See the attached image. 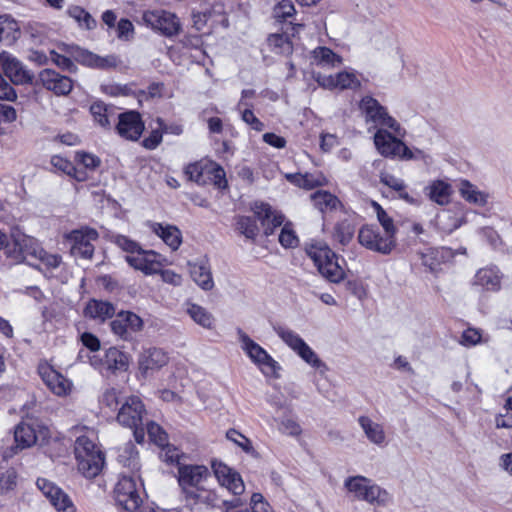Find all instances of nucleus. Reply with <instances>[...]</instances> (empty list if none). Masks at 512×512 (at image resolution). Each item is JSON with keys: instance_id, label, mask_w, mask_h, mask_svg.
<instances>
[{"instance_id": "obj_53", "label": "nucleus", "mask_w": 512, "mask_h": 512, "mask_svg": "<svg viewBox=\"0 0 512 512\" xmlns=\"http://www.w3.org/2000/svg\"><path fill=\"white\" fill-rule=\"evenodd\" d=\"M226 437L228 440L232 441L238 447H240L244 452H246V453L254 452V448L252 446L251 441L246 436H244L243 434L238 432L237 430L229 429L226 433Z\"/></svg>"}, {"instance_id": "obj_56", "label": "nucleus", "mask_w": 512, "mask_h": 512, "mask_svg": "<svg viewBox=\"0 0 512 512\" xmlns=\"http://www.w3.org/2000/svg\"><path fill=\"white\" fill-rule=\"evenodd\" d=\"M295 13V7L292 1L282 0L274 8V16L280 21H286Z\"/></svg>"}, {"instance_id": "obj_15", "label": "nucleus", "mask_w": 512, "mask_h": 512, "mask_svg": "<svg viewBox=\"0 0 512 512\" xmlns=\"http://www.w3.org/2000/svg\"><path fill=\"white\" fill-rule=\"evenodd\" d=\"M143 325V320L131 311H120L110 322L112 333L124 341L131 340L132 334L142 330Z\"/></svg>"}, {"instance_id": "obj_29", "label": "nucleus", "mask_w": 512, "mask_h": 512, "mask_svg": "<svg viewBox=\"0 0 512 512\" xmlns=\"http://www.w3.org/2000/svg\"><path fill=\"white\" fill-rule=\"evenodd\" d=\"M474 284L487 291H498L501 287V275L497 267L479 269L474 277Z\"/></svg>"}, {"instance_id": "obj_44", "label": "nucleus", "mask_w": 512, "mask_h": 512, "mask_svg": "<svg viewBox=\"0 0 512 512\" xmlns=\"http://www.w3.org/2000/svg\"><path fill=\"white\" fill-rule=\"evenodd\" d=\"M68 53L76 62L90 68H95L97 54L92 53L79 46H71L68 50Z\"/></svg>"}, {"instance_id": "obj_1", "label": "nucleus", "mask_w": 512, "mask_h": 512, "mask_svg": "<svg viewBox=\"0 0 512 512\" xmlns=\"http://www.w3.org/2000/svg\"><path fill=\"white\" fill-rule=\"evenodd\" d=\"M211 474L204 465H179L177 481L184 502L190 507H215L219 499L216 493L206 488Z\"/></svg>"}, {"instance_id": "obj_23", "label": "nucleus", "mask_w": 512, "mask_h": 512, "mask_svg": "<svg viewBox=\"0 0 512 512\" xmlns=\"http://www.w3.org/2000/svg\"><path fill=\"white\" fill-rule=\"evenodd\" d=\"M212 468L219 484L233 495L239 496L245 490L244 482L240 474L223 463H213Z\"/></svg>"}, {"instance_id": "obj_39", "label": "nucleus", "mask_w": 512, "mask_h": 512, "mask_svg": "<svg viewBox=\"0 0 512 512\" xmlns=\"http://www.w3.org/2000/svg\"><path fill=\"white\" fill-rule=\"evenodd\" d=\"M187 313L193 319L194 322H196L203 328H213L214 317L204 307L195 303L188 304Z\"/></svg>"}, {"instance_id": "obj_34", "label": "nucleus", "mask_w": 512, "mask_h": 512, "mask_svg": "<svg viewBox=\"0 0 512 512\" xmlns=\"http://www.w3.org/2000/svg\"><path fill=\"white\" fill-rule=\"evenodd\" d=\"M313 206L322 213L343 208L341 201L332 193L325 190H317L310 195Z\"/></svg>"}, {"instance_id": "obj_26", "label": "nucleus", "mask_w": 512, "mask_h": 512, "mask_svg": "<svg viewBox=\"0 0 512 512\" xmlns=\"http://www.w3.org/2000/svg\"><path fill=\"white\" fill-rule=\"evenodd\" d=\"M254 213L261 221L266 236L272 235L277 227L284 225L285 216L267 203H256Z\"/></svg>"}, {"instance_id": "obj_60", "label": "nucleus", "mask_w": 512, "mask_h": 512, "mask_svg": "<svg viewBox=\"0 0 512 512\" xmlns=\"http://www.w3.org/2000/svg\"><path fill=\"white\" fill-rule=\"evenodd\" d=\"M75 158L79 164L89 170H95L101 163V160L97 156L86 152L76 153Z\"/></svg>"}, {"instance_id": "obj_52", "label": "nucleus", "mask_w": 512, "mask_h": 512, "mask_svg": "<svg viewBox=\"0 0 512 512\" xmlns=\"http://www.w3.org/2000/svg\"><path fill=\"white\" fill-rule=\"evenodd\" d=\"M112 242L115 243L127 255L135 254L141 248L140 244L129 237L121 234L113 236Z\"/></svg>"}, {"instance_id": "obj_62", "label": "nucleus", "mask_w": 512, "mask_h": 512, "mask_svg": "<svg viewBox=\"0 0 512 512\" xmlns=\"http://www.w3.org/2000/svg\"><path fill=\"white\" fill-rule=\"evenodd\" d=\"M380 182L385 186L391 188L395 192L403 189V186L406 185L405 181L401 178H398L390 173L382 172L380 174Z\"/></svg>"}, {"instance_id": "obj_31", "label": "nucleus", "mask_w": 512, "mask_h": 512, "mask_svg": "<svg viewBox=\"0 0 512 512\" xmlns=\"http://www.w3.org/2000/svg\"><path fill=\"white\" fill-rule=\"evenodd\" d=\"M117 461L135 473L140 469L139 453L134 443L128 441L117 449Z\"/></svg>"}, {"instance_id": "obj_6", "label": "nucleus", "mask_w": 512, "mask_h": 512, "mask_svg": "<svg viewBox=\"0 0 512 512\" xmlns=\"http://www.w3.org/2000/svg\"><path fill=\"white\" fill-rule=\"evenodd\" d=\"M74 454L78 470L84 477L94 478L103 469L104 454L87 436H79L76 439Z\"/></svg>"}, {"instance_id": "obj_9", "label": "nucleus", "mask_w": 512, "mask_h": 512, "mask_svg": "<svg viewBox=\"0 0 512 512\" xmlns=\"http://www.w3.org/2000/svg\"><path fill=\"white\" fill-rule=\"evenodd\" d=\"M142 19L146 26L167 38L177 36L182 30L179 17L163 9L145 11Z\"/></svg>"}, {"instance_id": "obj_55", "label": "nucleus", "mask_w": 512, "mask_h": 512, "mask_svg": "<svg viewBox=\"0 0 512 512\" xmlns=\"http://www.w3.org/2000/svg\"><path fill=\"white\" fill-rule=\"evenodd\" d=\"M158 122H159L160 128H162L163 121L159 119ZM166 131H167L166 129L165 130H163V129L152 130L151 133L143 139V141H142L143 147L148 150L156 149L159 146V144L162 142L163 132H166Z\"/></svg>"}, {"instance_id": "obj_64", "label": "nucleus", "mask_w": 512, "mask_h": 512, "mask_svg": "<svg viewBox=\"0 0 512 512\" xmlns=\"http://www.w3.org/2000/svg\"><path fill=\"white\" fill-rule=\"evenodd\" d=\"M50 163L57 171L63 172L66 175L74 171V164L60 155L52 156Z\"/></svg>"}, {"instance_id": "obj_5", "label": "nucleus", "mask_w": 512, "mask_h": 512, "mask_svg": "<svg viewBox=\"0 0 512 512\" xmlns=\"http://www.w3.org/2000/svg\"><path fill=\"white\" fill-rule=\"evenodd\" d=\"M273 331L301 360L317 370L320 374L328 371V367L317 353L306 343L296 331L285 325H273Z\"/></svg>"}, {"instance_id": "obj_22", "label": "nucleus", "mask_w": 512, "mask_h": 512, "mask_svg": "<svg viewBox=\"0 0 512 512\" xmlns=\"http://www.w3.org/2000/svg\"><path fill=\"white\" fill-rule=\"evenodd\" d=\"M0 67L6 77L15 85H24L32 82L33 75L25 66L10 54L0 55Z\"/></svg>"}, {"instance_id": "obj_3", "label": "nucleus", "mask_w": 512, "mask_h": 512, "mask_svg": "<svg viewBox=\"0 0 512 512\" xmlns=\"http://www.w3.org/2000/svg\"><path fill=\"white\" fill-rule=\"evenodd\" d=\"M344 488L354 499L372 506L385 507L392 502V495L385 488L362 475L347 477L344 480Z\"/></svg>"}, {"instance_id": "obj_24", "label": "nucleus", "mask_w": 512, "mask_h": 512, "mask_svg": "<svg viewBox=\"0 0 512 512\" xmlns=\"http://www.w3.org/2000/svg\"><path fill=\"white\" fill-rule=\"evenodd\" d=\"M318 84L328 89H352L360 87L361 82L354 71H342L335 75H318Z\"/></svg>"}, {"instance_id": "obj_33", "label": "nucleus", "mask_w": 512, "mask_h": 512, "mask_svg": "<svg viewBox=\"0 0 512 512\" xmlns=\"http://www.w3.org/2000/svg\"><path fill=\"white\" fill-rule=\"evenodd\" d=\"M429 199L438 205H446L450 201L451 185L443 180H434L424 188Z\"/></svg>"}, {"instance_id": "obj_7", "label": "nucleus", "mask_w": 512, "mask_h": 512, "mask_svg": "<svg viewBox=\"0 0 512 512\" xmlns=\"http://www.w3.org/2000/svg\"><path fill=\"white\" fill-rule=\"evenodd\" d=\"M146 414V408L141 399L137 396H130L122 402L116 418L121 426L133 430L135 441L139 444L143 443L145 439L144 418Z\"/></svg>"}, {"instance_id": "obj_57", "label": "nucleus", "mask_w": 512, "mask_h": 512, "mask_svg": "<svg viewBox=\"0 0 512 512\" xmlns=\"http://www.w3.org/2000/svg\"><path fill=\"white\" fill-rule=\"evenodd\" d=\"M279 430L287 435L297 436L301 433V427L297 421L291 417L284 416L279 421Z\"/></svg>"}, {"instance_id": "obj_11", "label": "nucleus", "mask_w": 512, "mask_h": 512, "mask_svg": "<svg viewBox=\"0 0 512 512\" xmlns=\"http://www.w3.org/2000/svg\"><path fill=\"white\" fill-rule=\"evenodd\" d=\"M237 334L242 350L264 374H271L280 369L279 363L242 329L238 328Z\"/></svg>"}, {"instance_id": "obj_43", "label": "nucleus", "mask_w": 512, "mask_h": 512, "mask_svg": "<svg viewBox=\"0 0 512 512\" xmlns=\"http://www.w3.org/2000/svg\"><path fill=\"white\" fill-rule=\"evenodd\" d=\"M236 229L240 234L250 240H254L259 231L256 220L249 216H238L236 220Z\"/></svg>"}, {"instance_id": "obj_12", "label": "nucleus", "mask_w": 512, "mask_h": 512, "mask_svg": "<svg viewBox=\"0 0 512 512\" xmlns=\"http://www.w3.org/2000/svg\"><path fill=\"white\" fill-rule=\"evenodd\" d=\"M114 494L116 503L129 512L136 511L143 501L134 474H123L115 486Z\"/></svg>"}, {"instance_id": "obj_17", "label": "nucleus", "mask_w": 512, "mask_h": 512, "mask_svg": "<svg viewBox=\"0 0 512 512\" xmlns=\"http://www.w3.org/2000/svg\"><path fill=\"white\" fill-rule=\"evenodd\" d=\"M37 370L47 388L55 395L64 396L70 391L71 382L47 361H41Z\"/></svg>"}, {"instance_id": "obj_25", "label": "nucleus", "mask_w": 512, "mask_h": 512, "mask_svg": "<svg viewBox=\"0 0 512 512\" xmlns=\"http://www.w3.org/2000/svg\"><path fill=\"white\" fill-rule=\"evenodd\" d=\"M39 80L45 89L58 96L68 95L73 88V82L68 76L61 75L52 69L42 70L39 73Z\"/></svg>"}, {"instance_id": "obj_28", "label": "nucleus", "mask_w": 512, "mask_h": 512, "mask_svg": "<svg viewBox=\"0 0 512 512\" xmlns=\"http://www.w3.org/2000/svg\"><path fill=\"white\" fill-rule=\"evenodd\" d=\"M116 313L115 306L103 300L90 299L83 310L85 318H89L98 322H105L112 318Z\"/></svg>"}, {"instance_id": "obj_49", "label": "nucleus", "mask_w": 512, "mask_h": 512, "mask_svg": "<svg viewBox=\"0 0 512 512\" xmlns=\"http://www.w3.org/2000/svg\"><path fill=\"white\" fill-rule=\"evenodd\" d=\"M17 472L9 468L0 475V494L4 495L14 490L17 486Z\"/></svg>"}, {"instance_id": "obj_51", "label": "nucleus", "mask_w": 512, "mask_h": 512, "mask_svg": "<svg viewBox=\"0 0 512 512\" xmlns=\"http://www.w3.org/2000/svg\"><path fill=\"white\" fill-rule=\"evenodd\" d=\"M421 264L426 267L430 272L435 273L440 267V260L438 258V251L434 249H427L425 252L419 253Z\"/></svg>"}, {"instance_id": "obj_16", "label": "nucleus", "mask_w": 512, "mask_h": 512, "mask_svg": "<svg viewBox=\"0 0 512 512\" xmlns=\"http://www.w3.org/2000/svg\"><path fill=\"white\" fill-rule=\"evenodd\" d=\"M36 485L58 512H75V506L70 497L53 482L38 478Z\"/></svg>"}, {"instance_id": "obj_20", "label": "nucleus", "mask_w": 512, "mask_h": 512, "mask_svg": "<svg viewBox=\"0 0 512 512\" xmlns=\"http://www.w3.org/2000/svg\"><path fill=\"white\" fill-rule=\"evenodd\" d=\"M126 262L145 275L157 274L162 266L160 255L153 250H144L142 247L135 254L126 255Z\"/></svg>"}, {"instance_id": "obj_2", "label": "nucleus", "mask_w": 512, "mask_h": 512, "mask_svg": "<svg viewBox=\"0 0 512 512\" xmlns=\"http://www.w3.org/2000/svg\"><path fill=\"white\" fill-rule=\"evenodd\" d=\"M49 430L46 427L38 426V430L29 423L21 422L14 430L16 446L25 449L39 443L44 448V453L50 458L59 456L63 450V443L58 438L48 437Z\"/></svg>"}, {"instance_id": "obj_32", "label": "nucleus", "mask_w": 512, "mask_h": 512, "mask_svg": "<svg viewBox=\"0 0 512 512\" xmlns=\"http://www.w3.org/2000/svg\"><path fill=\"white\" fill-rule=\"evenodd\" d=\"M356 214L348 213V217L340 220L334 228V238L342 246L348 245L355 234L356 229Z\"/></svg>"}, {"instance_id": "obj_54", "label": "nucleus", "mask_w": 512, "mask_h": 512, "mask_svg": "<svg viewBox=\"0 0 512 512\" xmlns=\"http://www.w3.org/2000/svg\"><path fill=\"white\" fill-rule=\"evenodd\" d=\"M252 108L253 105L251 103H245V108L241 113V119L253 130L260 132L264 129V124L255 116Z\"/></svg>"}, {"instance_id": "obj_37", "label": "nucleus", "mask_w": 512, "mask_h": 512, "mask_svg": "<svg viewBox=\"0 0 512 512\" xmlns=\"http://www.w3.org/2000/svg\"><path fill=\"white\" fill-rule=\"evenodd\" d=\"M459 193L465 201L477 206H484L488 201V194L480 191L477 186L468 180L460 182Z\"/></svg>"}, {"instance_id": "obj_13", "label": "nucleus", "mask_w": 512, "mask_h": 512, "mask_svg": "<svg viewBox=\"0 0 512 512\" xmlns=\"http://www.w3.org/2000/svg\"><path fill=\"white\" fill-rule=\"evenodd\" d=\"M98 237V232L92 228L73 230L67 236V239L72 243L71 254L76 258L90 260L94 254L92 242L96 241Z\"/></svg>"}, {"instance_id": "obj_61", "label": "nucleus", "mask_w": 512, "mask_h": 512, "mask_svg": "<svg viewBox=\"0 0 512 512\" xmlns=\"http://www.w3.org/2000/svg\"><path fill=\"white\" fill-rule=\"evenodd\" d=\"M134 26L129 19L122 18L117 24V37L128 41L133 37Z\"/></svg>"}, {"instance_id": "obj_42", "label": "nucleus", "mask_w": 512, "mask_h": 512, "mask_svg": "<svg viewBox=\"0 0 512 512\" xmlns=\"http://www.w3.org/2000/svg\"><path fill=\"white\" fill-rule=\"evenodd\" d=\"M268 44L277 54L290 55L293 51L292 42L286 34H271L268 37Z\"/></svg>"}, {"instance_id": "obj_50", "label": "nucleus", "mask_w": 512, "mask_h": 512, "mask_svg": "<svg viewBox=\"0 0 512 512\" xmlns=\"http://www.w3.org/2000/svg\"><path fill=\"white\" fill-rule=\"evenodd\" d=\"M279 242L284 248H293L298 245V237L290 222L283 225L279 234Z\"/></svg>"}, {"instance_id": "obj_46", "label": "nucleus", "mask_w": 512, "mask_h": 512, "mask_svg": "<svg viewBox=\"0 0 512 512\" xmlns=\"http://www.w3.org/2000/svg\"><path fill=\"white\" fill-rule=\"evenodd\" d=\"M110 108L104 104L103 102H94L90 107V112L94 118V120L101 127H110Z\"/></svg>"}, {"instance_id": "obj_14", "label": "nucleus", "mask_w": 512, "mask_h": 512, "mask_svg": "<svg viewBox=\"0 0 512 512\" xmlns=\"http://www.w3.org/2000/svg\"><path fill=\"white\" fill-rule=\"evenodd\" d=\"M16 245L19 246L23 258L32 256L40 260L47 270L56 269L62 263V257L59 254L48 253L32 237L23 236L22 239L16 240Z\"/></svg>"}, {"instance_id": "obj_8", "label": "nucleus", "mask_w": 512, "mask_h": 512, "mask_svg": "<svg viewBox=\"0 0 512 512\" xmlns=\"http://www.w3.org/2000/svg\"><path fill=\"white\" fill-rule=\"evenodd\" d=\"M359 109L367 124L371 123L373 127H386L391 129L397 136H404V128L396 119L389 115L387 108L381 105L374 97L364 96L359 102Z\"/></svg>"}, {"instance_id": "obj_47", "label": "nucleus", "mask_w": 512, "mask_h": 512, "mask_svg": "<svg viewBox=\"0 0 512 512\" xmlns=\"http://www.w3.org/2000/svg\"><path fill=\"white\" fill-rule=\"evenodd\" d=\"M373 206L377 214V219L384 233L387 234L388 236L395 237L396 228L394 226L393 219L390 216H388L386 211L378 203L374 202Z\"/></svg>"}, {"instance_id": "obj_58", "label": "nucleus", "mask_w": 512, "mask_h": 512, "mask_svg": "<svg viewBox=\"0 0 512 512\" xmlns=\"http://www.w3.org/2000/svg\"><path fill=\"white\" fill-rule=\"evenodd\" d=\"M203 167L200 163L195 162L187 165L184 169V173L188 180L196 182L197 184H204L205 179L203 178Z\"/></svg>"}, {"instance_id": "obj_63", "label": "nucleus", "mask_w": 512, "mask_h": 512, "mask_svg": "<svg viewBox=\"0 0 512 512\" xmlns=\"http://www.w3.org/2000/svg\"><path fill=\"white\" fill-rule=\"evenodd\" d=\"M482 335L479 330L468 328L463 331L460 343L464 346H474L481 342Z\"/></svg>"}, {"instance_id": "obj_38", "label": "nucleus", "mask_w": 512, "mask_h": 512, "mask_svg": "<svg viewBox=\"0 0 512 512\" xmlns=\"http://www.w3.org/2000/svg\"><path fill=\"white\" fill-rule=\"evenodd\" d=\"M103 365L110 371H125L128 368V357L115 347L109 348L104 355Z\"/></svg>"}, {"instance_id": "obj_21", "label": "nucleus", "mask_w": 512, "mask_h": 512, "mask_svg": "<svg viewBox=\"0 0 512 512\" xmlns=\"http://www.w3.org/2000/svg\"><path fill=\"white\" fill-rule=\"evenodd\" d=\"M168 360L166 352L160 348L144 349L138 359L139 372L143 378H147L165 366Z\"/></svg>"}, {"instance_id": "obj_41", "label": "nucleus", "mask_w": 512, "mask_h": 512, "mask_svg": "<svg viewBox=\"0 0 512 512\" xmlns=\"http://www.w3.org/2000/svg\"><path fill=\"white\" fill-rule=\"evenodd\" d=\"M313 58L317 65L331 66L340 65L342 63L341 56L335 54L330 48L317 47L313 51Z\"/></svg>"}, {"instance_id": "obj_18", "label": "nucleus", "mask_w": 512, "mask_h": 512, "mask_svg": "<svg viewBox=\"0 0 512 512\" xmlns=\"http://www.w3.org/2000/svg\"><path fill=\"white\" fill-rule=\"evenodd\" d=\"M373 139L376 149L382 156L401 159L402 153L405 151V143L400 138L392 135L386 129L379 128Z\"/></svg>"}, {"instance_id": "obj_10", "label": "nucleus", "mask_w": 512, "mask_h": 512, "mask_svg": "<svg viewBox=\"0 0 512 512\" xmlns=\"http://www.w3.org/2000/svg\"><path fill=\"white\" fill-rule=\"evenodd\" d=\"M358 242L366 249L388 255L396 246V238L388 236L377 225H364L358 232Z\"/></svg>"}, {"instance_id": "obj_27", "label": "nucleus", "mask_w": 512, "mask_h": 512, "mask_svg": "<svg viewBox=\"0 0 512 512\" xmlns=\"http://www.w3.org/2000/svg\"><path fill=\"white\" fill-rule=\"evenodd\" d=\"M193 281L203 290L210 291L214 287L211 267L206 257L188 262Z\"/></svg>"}, {"instance_id": "obj_19", "label": "nucleus", "mask_w": 512, "mask_h": 512, "mask_svg": "<svg viewBox=\"0 0 512 512\" xmlns=\"http://www.w3.org/2000/svg\"><path fill=\"white\" fill-rule=\"evenodd\" d=\"M116 131L119 136L126 140L137 141L144 131L141 115L136 111L120 113L118 115Z\"/></svg>"}, {"instance_id": "obj_45", "label": "nucleus", "mask_w": 512, "mask_h": 512, "mask_svg": "<svg viewBox=\"0 0 512 512\" xmlns=\"http://www.w3.org/2000/svg\"><path fill=\"white\" fill-rule=\"evenodd\" d=\"M144 429L147 432L150 441L157 446L160 447L167 443L168 435L159 424L154 421H147L146 428Z\"/></svg>"}, {"instance_id": "obj_48", "label": "nucleus", "mask_w": 512, "mask_h": 512, "mask_svg": "<svg viewBox=\"0 0 512 512\" xmlns=\"http://www.w3.org/2000/svg\"><path fill=\"white\" fill-rule=\"evenodd\" d=\"M161 447L160 451V459L167 464H175L179 468V465H183L180 462V459L182 458L183 454L180 453L179 449L173 445H170L168 443L164 444Z\"/></svg>"}, {"instance_id": "obj_36", "label": "nucleus", "mask_w": 512, "mask_h": 512, "mask_svg": "<svg viewBox=\"0 0 512 512\" xmlns=\"http://www.w3.org/2000/svg\"><path fill=\"white\" fill-rule=\"evenodd\" d=\"M20 36L18 23L9 15H0V42L12 45Z\"/></svg>"}, {"instance_id": "obj_40", "label": "nucleus", "mask_w": 512, "mask_h": 512, "mask_svg": "<svg viewBox=\"0 0 512 512\" xmlns=\"http://www.w3.org/2000/svg\"><path fill=\"white\" fill-rule=\"evenodd\" d=\"M69 17L73 18L80 27L92 30L96 27V20L84 8L74 5L67 9Z\"/></svg>"}, {"instance_id": "obj_59", "label": "nucleus", "mask_w": 512, "mask_h": 512, "mask_svg": "<svg viewBox=\"0 0 512 512\" xmlns=\"http://www.w3.org/2000/svg\"><path fill=\"white\" fill-rule=\"evenodd\" d=\"M398 198L413 206H420L422 203L421 194L415 190H409L407 184L397 192Z\"/></svg>"}, {"instance_id": "obj_35", "label": "nucleus", "mask_w": 512, "mask_h": 512, "mask_svg": "<svg viewBox=\"0 0 512 512\" xmlns=\"http://www.w3.org/2000/svg\"><path fill=\"white\" fill-rule=\"evenodd\" d=\"M358 423L371 443L378 446L384 445L386 436L381 424L372 421L368 416H360Z\"/></svg>"}, {"instance_id": "obj_4", "label": "nucleus", "mask_w": 512, "mask_h": 512, "mask_svg": "<svg viewBox=\"0 0 512 512\" xmlns=\"http://www.w3.org/2000/svg\"><path fill=\"white\" fill-rule=\"evenodd\" d=\"M306 253L314 262L319 273L328 281L340 283L345 278V270L339 263L340 258L323 242H312L306 247Z\"/></svg>"}, {"instance_id": "obj_30", "label": "nucleus", "mask_w": 512, "mask_h": 512, "mask_svg": "<svg viewBox=\"0 0 512 512\" xmlns=\"http://www.w3.org/2000/svg\"><path fill=\"white\" fill-rule=\"evenodd\" d=\"M150 228L173 251L177 250L181 245L182 234L181 231L176 226L163 225L161 223H151Z\"/></svg>"}]
</instances>
